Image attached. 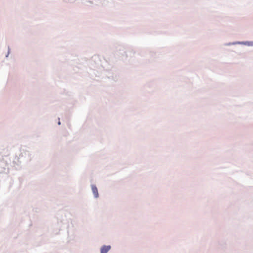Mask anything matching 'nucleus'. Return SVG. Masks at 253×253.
I'll return each instance as SVG.
<instances>
[{
    "mask_svg": "<svg viewBox=\"0 0 253 253\" xmlns=\"http://www.w3.org/2000/svg\"><path fill=\"white\" fill-rule=\"evenodd\" d=\"M91 189L92 192L93 194L94 195V196L96 198H97L98 197V190L97 187L95 185H92Z\"/></svg>",
    "mask_w": 253,
    "mask_h": 253,
    "instance_id": "2",
    "label": "nucleus"
},
{
    "mask_svg": "<svg viewBox=\"0 0 253 253\" xmlns=\"http://www.w3.org/2000/svg\"><path fill=\"white\" fill-rule=\"evenodd\" d=\"M110 249V246H104L101 249V253H107Z\"/></svg>",
    "mask_w": 253,
    "mask_h": 253,
    "instance_id": "1",
    "label": "nucleus"
}]
</instances>
